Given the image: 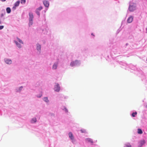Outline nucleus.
<instances>
[{
  "label": "nucleus",
  "instance_id": "obj_2",
  "mask_svg": "<svg viewBox=\"0 0 147 147\" xmlns=\"http://www.w3.org/2000/svg\"><path fill=\"white\" fill-rule=\"evenodd\" d=\"M42 8L40 6L36 9V12L38 15L39 16L40 15V11L42 9Z\"/></svg>",
  "mask_w": 147,
  "mask_h": 147
},
{
  "label": "nucleus",
  "instance_id": "obj_12",
  "mask_svg": "<svg viewBox=\"0 0 147 147\" xmlns=\"http://www.w3.org/2000/svg\"><path fill=\"white\" fill-rule=\"evenodd\" d=\"M58 63H55L53 66V69H55L57 68V66Z\"/></svg>",
  "mask_w": 147,
  "mask_h": 147
},
{
  "label": "nucleus",
  "instance_id": "obj_7",
  "mask_svg": "<svg viewBox=\"0 0 147 147\" xmlns=\"http://www.w3.org/2000/svg\"><path fill=\"white\" fill-rule=\"evenodd\" d=\"M135 9V8L134 6L133 5H130L129 7V10L131 11H133Z\"/></svg>",
  "mask_w": 147,
  "mask_h": 147
},
{
  "label": "nucleus",
  "instance_id": "obj_10",
  "mask_svg": "<svg viewBox=\"0 0 147 147\" xmlns=\"http://www.w3.org/2000/svg\"><path fill=\"white\" fill-rule=\"evenodd\" d=\"M5 61L7 64H11V62H12L11 60L9 59L5 60Z\"/></svg>",
  "mask_w": 147,
  "mask_h": 147
},
{
  "label": "nucleus",
  "instance_id": "obj_26",
  "mask_svg": "<svg viewBox=\"0 0 147 147\" xmlns=\"http://www.w3.org/2000/svg\"><path fill=\"white\" fill-rule=\"evenodd\" d=\"M81 131L82 133H85L86 132V131L84 130H81Z\"/></svg>",
  "mask_w": 147,
  "mask_h": 147
},
{
  "label": "nucleus",
  "instance_id": "obj_19",
  "mask_svg": "<svg viewBox=\"0 0 147 147\" xmlns=\"http://www.w3.org/2000/svg\"><path fill=\"white\" fill-rule=\"evenodd\" d=\"M43 100L46 102H48L49 100L47 97H45L43 98Z\"/></svg>",
  "mask_w": 147,
  "mask_h": 147
},
{
  "label": "nucleus",
  "instance_id": "obj_11",
  "mask_svg": "<svg viewBox=\"0 0 147 147\" xmlns=\"http://www.w3.org/2000/svg\"><path fill=\"white\" fill-rule=\"evenodd\" d=\"M14 42H15V43H16V44L17 46L19 48H21V45H20V44H19L18 43V42L16 41H14Z\"/></svg>",
  "mask_w": 147,
  "mask_h": 147
},
{
  "label": "nucleus",
  "instance_id": "obj_24",
  "mask_svg": "<svg viewBox=\"0 0 147 147\" xmlns=\"http://www.w3.org/2000/svg\"><path fill=\"white\" fill-rule=\"evenodd\" d=\"M22 3H25L26 2V0H21Z\"/></svg>",
  "mask_w": 147,
  "mask_h": 147
},
{
  "label": "nucleus",
  "instance_id": "obj_30",
  "mask_svg": "<svg viewBox=\"0 0 147 147\" xmlns=\"http://www.w3.org/2000/svg\"><path fill=\"white\" fill-rule=\"evenodd\" d=\"M20 89H22V87L21 86L20 87Z\"/></svg>",
  "mask_w": 147,
  "mask_h": 147
},
{
  "label": "nucleus",
  "instance_id": "obj_25",
  "mask_svg": "<svg viewBox=\"0 0 147 147\" xmlns=\"http://www.w3.org/2000/svg\"><path fill=\"white\" fill-rule=\"evenodd\" d=\"M4 26H0V30L3 29Z\"/></svg>",
  "mask_w": 147,
  "mask_h": 147
},
{
  "label": "nucleus",
  "instance_id": "obj_22",
  "mask_svg": "<svg viewBox=\"0 0 147 147\" xmlns=\"http://www.w3.org/2000/svg\"><path fill=\"white\" fill-rule=\"evenodd\" d=\"M137 114V113L136 112H134L132 114V116L133 117H135V115H136Z\"/></svg>",
  "mask_w": 147,
  "mask_h": 147
},
{
  "label": "nucleus",
  "instance_id": "obj_14",
  "mask_svg": "<svg viewBox=\"0 0 147 147\" xmlns=\"http://www.w3.org/2000/svg\"><path fill=\"white\" fill-rule=\"evenodd\" d=\"M7 12V13H9L11 11V10L9 7H7L6 9Z\"/></svg>",
  "mask_w": 147,
  "mask_h": 147
},
{
  "label": "nucleus",
  "instance_id": "obj_29",
  "mask_svg": "<svg viewBox=\"0 0 147 147\" xmlns=\"http://www.w3.org/2000/svg\"><path fill=\"white\" fill-rule=\"evenodd\" d=\"M91 35H93V36H94V35L93 34V33H92Z\"/></svg>",
  "mask_w": 147,
  "mask_h": 147
},
{
  "label": "nucleus",
  "instance_id": "obj_9",
  "mask_svg": "<svg viewBox=\"0 0 147 147\" xmlns=\"http://www.w3.org/2000/svg\"><path fill=\"white\" fill-rule=\"evenodd\" d=\"M69 136L71 140H73L74 139V137L72 133L69 132Z\"/></svg>",
  "mask_w": 147,
  "mask_h": 147
},
{
  "label": "nucleus",
  "instance_id": "obj_6",
  "mask_svg": "<svg viewBox=\"0 0 147 147\" xmlns=\"http://www.w3.org/2000/svg\"><path fill=\"white\" fill-rule=\"evenodd\" d=\"M145 141L144 140L141 141L139 143V147H141L145 143Z\"/></svg>",
  "mask_w": 147,
  "mask_h": 147
},
{
  "label": "nucleus",
  "instance_id": "obj_18",
  "mask_svg": "<svg viewBox=\"0 0 147 147\" xmlns=\"http://www.w3.org/2000/svg\"><path fill=\"white\" fill-rule=\"evenodd\" d=\"M138 133L139 134H142V131L141 129H138Z\"/></svg>",
  "mask_w": 147,
  "mask_h": 147
},
{
  "label": "nucleus",
  "instance_id": "obj_5",
  "mask_svg": "<svg viewBox=\"0 0 147 147\" xmlns=\"http://www.w3.org/2000/svg\"><path fill=\"white\" fill-rule=\"evenodd\" d=\"M133 16H131L129 17L127 20V22L128 23H131L133 20Z\"/></svg>",
  "mask_w": 147,
  "mask_h": 147
},
{
  "label": "nucleus",
  "instance_id": "obj_20",
  "mask_svg": "<svg viewBox=\"0 0 147 147\" xmlns=\"http://www.w3.org/2000/svg\"><path fill=\"white\" fill-rule=\"evenodd\" d=\"M17 39H18V40L20 42V44H23V42L21 40H20V38H17Z\"/></svg>",
  "mask_w": 147,
  "mask_h": 147
},
{
  "label": "nucleus",
  "instance_id": "obj_21",
  "mask_svg": "<svg viewBox=\"0 0 147 147\" xmlns=\"http://www.w3.org/2000/svg\"><path fill=\"white\" fill-rule=\"evenodd\" d=\"M126 147H131V145L127 143L125 145Z\"/></svg>",
  "mask_w": 147,
  "mask_h": 147
},
{
  "label": "nucleus",
  "instance_id": "obj_23",
  "mask_svg": "<svg viewBox=\"0 0 147 147\" xmlns=\"http://www.w3.org/2000/svg\"><path fill=\"white\" fill-rule=\"evenodd\" d=\"M32 24V20H29V24L30 25H31Z\"/></svg>",
  "mask_w": 147,
  "mask_h": 147
},
{
  "label": "nucleus",
  "instance_id": "obj_13",
  "mask_svg": "<svg viewBox=\"0 0 147 147\" xmlns=\"http://www.w3.org/2000/svg\"><path fill=\"white\" fill-rule=\"evenodd\" d=\"M86 141L88 142L91 143H92L93 142L92 140L90 138H87L86 139Z\"/></svg>",
  "mask_w": 147,
  "mask_h": 147
},
{
  "label": "nucleus",
  "instance_id": "obj_1",
  "mask_svg": "<svg viewBox=\"0 0 147 147\" xmlns=\"http://www.w3.org/2000/svg\"><path fill=\"white\" fill-rule=\"evenodd\" d=\"M79 63V62L78 60H76L75 61H72L70 63V65L71 66H73L77 65Z\"/></svg>",
  "mask_w": 147,
  "mask_h": 147
},
{
  "label": "nucleus",
  "instance_id": "obj_8",
  "mask_svg": "<svg viewBox=\"0 0 147 147\" xmlns=\"http://www.w3.org/2000/svg\"><path fill=\"white\" fill-rule=\"evenodd\" d=\"M29 20H32L34 16L32 13L30 12L29 13Z\"/></svg>",
  "mask_w": 147,
  "mask_h": 147
},
{
  "label": "nucleus",
  "instance_id": "obj_4",
  "mask_svg": "<svg viewBox=\"0 0 147 147\" xmlns=\"http://www.w3.org/2000/svg\"><path fill=\"white\" fill-rule=\"evenodd\" d=\"M43 3L45 6L48 7L49 5V2L47 0H44L43 1Z\"/></svg>",
  "mask_w": 147,
  "mask_h": 147
},
{
  "label": "nucleus",
  "instance_id": "obj_3",
  "mask_svg": "<svg viewBox=\"0 0 147 147\" xmlns=\"http://www.w3.org/2000/svg\"><path fill=\"white\" fill-rule=\"evenodd\" d=\"M60 90V87L59 84H57L55 86L54 88V90L55 91L58 92Z\"/></svg>",
  "mask_w": 147,
  "mask_h": 147
},
{
  "label": "nucleus",
  "instance_id": "obj_28",
  "mask_svg": "<svg viewBox=\"0 0 147 147\" xmlns=\"http://www.w3.org/2000/svg\"><path fill=\"white\" fill-rule=\"evenodd\" d=\"M2 2H4L6 1V0H0Z\"/></svg>",
  "mask_w": 147,
  "mask_h": 147
},
{
  "label": "nucleus",
  "instance_id": "obj_17",
  "mask_svg": "<svg viewBox=\"0 0 147 147\" xmlns=\"http://www.w3.org/2000/svg\"><path fill=\"white\" fill-rule=\"evenodd\" d=\"M36 121V118H33L31 121L32 123H35Z\"/></svg>",
  "mask_w": 147,
  "mask_h": 147
},
{
  "label": "nucleus",
  "instance_id": "obj_27",
  "mask_svg": "<svg viewBox=\"0 0 147 147\" xmlns=\"http://www.w3.org/2000/svg\"><path fill=\"white\" fill-rule=\"evenodd\" d=\"M65 111H66L67 112H68V111H67V109L66 108H65Z\"/></svg>",
  "mask_w": 147,
  "mask_h": 147
},
{
  "label": "nucleus",
  "instance_id": "obj_16",
  "mask_svg": "<svg viewBox=\"0 0 147 147\" xmlns=\"http://www.w3.org/2000/svg\"><path fill=\"white\" fill-rule=\"evenodd\" d=\"M20 3V2L19 1H17L15 3L14 6L15 7L18 6L19 5Z\"/></svg>",
  "mask_w": 147,
  "mask_h": 147
},
{
  "label": "nucleus",
  "instance_id": "obj_15",
  "mask_svg": "<svg viewBox=\"0 0 147 147\" xmlns=\"http://www.w3.org/2000/svg\"><path fill=\"white\" fill-rule=\"evenodd\" d=\"M41 49V46L38 44L37 45V49L38 50H40Z\"/></svg>",
  "mask_w": 147,
  "mask_h": 147
}]
</instances>
